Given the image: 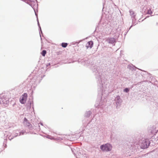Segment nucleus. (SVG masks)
<instances>
[{
  "label": "nucleus",
  "instance_id": "2",
  "mask_svg": "<svg viewBox=\"0 0 158 158\" xmlns=\"http://www.w3.org/2000/svg\"><path fill=\"white\" fill-rule=\"evenodd\" d=\"M27 95L26 93H24L23 94L19 99V101L22 104H24L26 102Z\"/></svg>",
  "mask_w": 158,
  "mask_h": 158
},
{
  "label": "nucleus",
  "instance_id": "11",
  "mask_svg": "<svg viewBox=\"0 0 158 158\" xmlns=\"http://www.w3.org/2000/svg\"><path fill=\"white\" fill-rule=\"evenodd\" d=\"M30 125H31V124H30V123H28V126H29Z\"/></svg>",
  "mask_w": 158,
  "mask_h": 158
},
{
  "label": "nucleus",
  "instance_id": "1",
  "mask_svg": "<svg viewBox=\"0 0 158 158\" xmlns=\"http://www.w3.org/2000/svg\"><path fill=\"white\" fill-rule=\"evenodd\" d=\"M100 148L103 151H109L111 150L112 146L110 144H106L104 145H102Z\"/></svg>",
  "mask_w": 158,
  "mask_h": 158
},
{
  "label": "nucleus",
  "instance_id": "5",
  "mask_svg": "<svg viewBox=\"0 0 158 158\" xmlns=\"http://www.w3.org/2000/svg\"><path fill=\"white\" fill-rule=\"evenodd\" d=\"M144 143H143L141 144V148H145L148 147V145L146 143V140H143Z\"/></svg>",
  "mask_w": 158,
  "mask_h": 158
},
{
  "label": "nucleus",
  "instance_id": "4",
  "mask_svg": "<svg viewBox=\"0 0 158 158\" xmlns=\"http://www.w3.org/2000/svg\"><path fill=\"white\" fill-rule=\"evenodd\" d=\"M93 42L92 41H90L87 43L86 44V47L87 48H91L93 45Z\"/></svg>",
  "mask_w": 158,
  "mask_h": 158
},
{
  "label": "nucleus",
  "instance_id": "7",
  "mask_svg": "<svg viewBox=\"0 0 158 158\" xmlns=\"http://www.w3.org/2000/svg\"><path fill=\"white\" fill-rule=\"evenodd\" d=\"M68 45V44L67 43H63L61 44V46L65 48Z\"/></svg>",
  "mask_w": 158,
  "mask_h": 158
},
{
  "label": "nucleus",
  "instance_id": "9",
  "mask_svg": "<svg viewBox=\"0 0 158 158\" xmlns=\"http://www.w3.org/2000/svg\"><path fill=\"white\" fill-rule=\"evenodd\" d=\"M129 91V89L127 88H126L124 90V91L126 92H128Z\"/></svg>",
  "mask_w": 158,
  "mask_h": 158
},
{
  "label": "nucleus",
  "instance_id": "3",
  "mask_svg": "<svg viewBox=\"0 0 158 158\" xmlns=\"http://www.w3.org/2000/svg\"><path fill=\"white\" fill-rule=\"evenodd\" d=\"M106 41L109 43L112 44L115 42V39L113 38H108Z\"/></svg>",
  "mask_w": 158,
  "mask_h": 158
},
{
  "label": "nucleus",
  "instance_id": "8",
  "mask_svg": "<svg viewBox=\"0 0 158 158\" xmlns=\"http://www.w3.org/2000/svg\"><path fill=\"white\" fill-rule=\"evenodd\" d=\"M46 53V50H43L41 52V54L43 56H45Z\"/></svg>",
  "mask_w": 158,
  "mask_h": 158
},
{
  "label": "nucleus",
  "instance_id": "10",
  "mask_svg": "<svg viewBox=\"0 0 158 158\" xmlns=\"http://www.w3.org/2000/svg\"><path fill=\"white\" fill-rule=\"evenodd\" d=\"M148 14H152V12L151 10L150 9V10H148Z\"/></svg>",
  "mask_w": 158,
  "mask_h": 158
},
{
  "label": "nucleus",
  "instance_id": "6",
  "mask_svg": "<svg viewBox=\"0 0 158 158\" xmlns=\"http://www.w3.org/2000/svg\"><path fill=\"white\" fill-rule=\"evenodd\" d=\"M130 15L132 16H134L135 15V13L134 12L131 10H130Z\"/></svg>",
  "mask_w": 158,
  "mask_h": 158
}]
</instances>
